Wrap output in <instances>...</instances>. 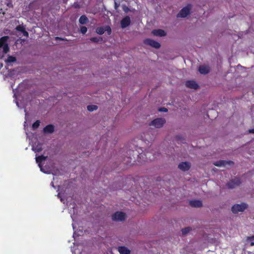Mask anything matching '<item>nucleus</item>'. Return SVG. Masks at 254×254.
I'll list each match as a JSON object with an SVG mask.
<instances>
[{
	"mask_svg": "<svg viewBox=\"0 0 254 254\" xmlns=\"http://www.w3.org/2000/svg\"><path fill=\"white\" fill-rule=\"evenodd\" d=\"M9 37L7 36H3L0 38V48H3V53L6 54L9 51L8 45L7 43Z\"/></svg>",
	"mask_w": 254,
	"mask_h": 254,
	"instance_id": "1",
	"label": "nucleus"
},
{
	"mask_svg": "<svg viewBox=\"0 0 254 254\" xmlns=\"http://www.w3.org/2000/svg\"><path fill=\"white\" fill-rule=\"evenodd\" d=\"M248 207V205L245 203L234 204L231 208L233 213L236 214L239 212L244 211Z\"/></svg>",
	"mask_w": 254,
	"mask_h": 254,
	"instance_id": "2",
	"label": "nucleus"
},
{
	"mask_svg": "<svg viewBox=\"0 0 254 254\" xmlns=\"http://www.w3.org/2000/svg\"><path fill=\"white\" fill-rule=\"evenodd\" d=\"M166 123V120L164 118H157L152 121L149 123V126H154L156 128H160L163 126Z\"/></svg>",
	"mask_w": 254,
	"mask_h": 254,
	"instance_id": "3",
	"label": "nucleus"
},
{
	"mask_svg": "<svg viewBox=\"0 0 254 254\" xmlns=\"http://www.w3.org/2000/svg\"><path fill=\"white\" fill-rule=\"evenodd\" d=\"M125 213L121 211H117L115 212L112 216V220L114 221H122L125 220Z\"/></svg>",
	"mask_w": 254,
	"mask_h": 254,
	"instance_id": "4",
	"label": "nucleus"
},
{
	"mask_svg": "<svg viewBox=\"0 0 254 254\" xmlns=\"http://www.w3.org/2000/svg\"><path fill=\"white\" fill-rule=\"evenodd\" d=\"M190 6L188 5L186 7L183 8L177 14L178 17L184 18L188 15L190 13Z\"/></svg>",
	"mask_w": 254,
	"mask_h": 254,
	"instance_id": "5",
	"label": "nucleus"
},
{
	"mask_svg": "<svg viewBox=\"0 0 254 254\" xmlns=\"http://www.w3.org/2000/svg\"><path fill=\"white\" fill-rule=\"evenodd\" d=\"M241 184L240 179L238 178H235L234 179L230 180L227 184V186L229 189H233L235 187L239 186Z\"/></svg>",
	"mask_w": 254,
	"mask_h": 254,
	"instance_id": "6",
	"label": "nucleus"
},
{
	"mask_svg": "<svg viewBox=\"0 0 254 254\" xmlns=\"http://www.w3.org/2000/svg\"><path fill=\"white\" fill-rule=\"evenodd\" d=\"M143 42L145 44L149 45L155 49H159L161 47V45L159 42L151 39H146L144 40Z\"/></svg>",
	"mask_w": 254,
	"mask_h": 254,
	"instance_id": "7",
	"label": "nucleus"
},
{
	"mask_svg": "<svg viewBox=\"0 0 254 254\" xmlns=\"http://www.w3.org/2000/svg\"><path fill=\"white\" fill-rule=\"evenodd\" d=\"M190 167V163L189 162H183L180 163L178 165L179 169L183 171H188Z\"/></svg>",
	"mask_w": 254,
	"mask_h": 254,
	"instance_id": "8",
	"label": "nucleus"
},
{
	"mask_svg": "<svg viewBox=\"0 0 254 254\" xmlns=\"http://www.w3.org/2000/svg\"><path fill=\"white\" fill-rule=\"evenodd\" d=\"M213 164L217 167L225 166L226 165H232L234 164V162L232 161H225V160H219L218 161L213 163Z\"/></svg>",
	"mask_w": 254,
	"mask_h": 254,
	"instance_id": "9",
	"label": "nucleus"
},
{
	"mask_svg": "<svg viewBox=\"0 0 254 254\" xmlns=\"http://www.w3.org/2000/svg\"><path fill=\"white\" fill-rule=\"evenodd\" d=\"M130 24V19L128 16H126L121 21V26L122 28H125Z\"/></svg>",
	"mask_w": 254,
	"mask_h": 254,
	"instance_id": "10",
	"label": "nucleus"
},
{
	"mask_svg": "<svg viewBox=\"0 0 254 254\" xmlns=\"http://www.w3.org/2000/svg\"><path fill=\"white\" fill-rule=\"evenodd\" d=\"M186 86L188 88L193 89H196L199 87V86L196 82L193 80L186 81Z\"/></svg>",
	"mask_w": 254,
	"mask_h": 254,
	"instance_id": "11",
	"label": "nucleus"
},
{
	"mask_svg": "<svg viewBox=\"0 0 254 254\" xmlns=\"http://www.w3.org/2000/svg\"><path fill=\"white\" fill-rule=\"evenodd\" d=\"M198 71L202 74H206L209 72L210 69L208 66L202 65L199 66Z\"/></svg>",
	"mask_w": 254,
	"mask_h": 254,
	"instance_id": "12",
	"label": "nucleus"
},
{
	"mask_svg": "<svg viewBox=\"0 0 254 254\" xmlns=\"http://www.w3.org/2000/svg\"><path fill=\"white\" fill-rule=\"evenodd\" d=\"M152 33L157 36L163 37L166 35L165 31L162 29H155L152 31Z\"/></svg>",
	"mask_w": 254,
	"mask_h": 254,
	"instance_id": "13",
	"label": "nucleus"
},
{
	"mask_svg": "<svg viewBox=\"0 0 254 254\" xmlns=\"http://www.w3.org/2000/svg\"><path fill=\"white\" fill-rule=\"evenodd\" d=\"M190 205L193 207H200L202 205V202L199 200H192L190 201Z\"/></svg>",
	"mask_w": 254,
	"mask_h": 254,
	"instance_id": "14",
	"label": "nucleus"
},
{
	"mask_svg": "<svg viewBox=\"0 0 254 254\" xmlns=\"http://www.w3.org/2000/svg\"><path fill=\"white\" fill-rule=\"evenodd\" d=\"M32 150L35 152H40L43 150L42 144L39 142L37 143H35L32 146Z\"/></svg>",
	"mask_w": 254,
	"mask_h": 254,
	"instance_id": "15",
	"label": "nucleus"
},
{
	"mask_svg": "<svg viewBox=\"0 0 254 254\" xmlns=\"http://www.w3.org/2000/svg\"><path fill=\"white\" fill-rule=\"evenodd\" d=\"M54 131V127L52 125L46 126L43 129V131L45 133H51Z\"/></svg>",
	"mask_w": 254,
	"mask_h": 254,
	"instance_id": "16",
	"label": "nucleus"
},
{
	"mask_svg": "<svg viewBox=\"0 0 254 254\" xmlns=\"http://www.w3.org/2000/svg\"><path fill=\"white\" fill-rule=\"evenodd\" d=\"M118 251L120 254H130V251L125 246L119 247Z\"/></svg>",
	"mask_w": 254,
	"mask_h": 254,
	"instance_id": "17",
	"label": "nucleus"
},
{
	"mask_svg": "<svg viewBox=\"0 0 254 254\" xmlns=\"http://www.w3.org/2000/svg\"><path fill=\"white\" fill-rule=\"evenodd\" d=\"M47 158V156H45L42 155L38 156V157H36V161L37 163H38L39 164V166L40 167V163L42 161L46 160Z\"/></svg>",
	"mask_w": 254,
	"mask_h": 254,
	"instance_id": "18",
	"label": "nucleus"
},
{
	"mask_svg": "<svg viewBox=\"0 0 254 254\" xmlns=\"http://www.w3.org/2000/svg\"><path fill=\"white\" fill-rule=\"evenodd\" d=\"M88 21V18L85 15H81L79 19V22L81 24H85Z\"/></svg>",
	"mask_w": 254,
	"mask_h": 254,
	"instance_id": "19",
	"label": "nucleus"
},
{
	"mask_svg": "<svg viewBox=\"0 0 254 254\" xmlns=\"http://www.w3.org/2000/svg\"><path fill=\"white\" fill-rule=\"evenodd\" d=\"M16 61V59L15 57L12 56H8L7 59L5 60V62L7 63H14Z\"/></svg>",
	"mask_w": 254,
	"mask_h": 254,
	"instance_id": "20",
	"label": "nucleus"
},
{
	"mask_svg": "<svg viewBox=\"0 0 254 254\" xmlns=\"http://www.w3.org/2000/svg\"><path fill=\"white\" fill-rule=\"evenodd\" d=\"M191 230V228L190 227H185L181 230L182 234L185 235L189 233Z\"/></svg>",
	"mask_w": 254,
	"mask_h": 254,
	"instance_id": "21",
	"label": "nucleus"
},
{
	"mask_svg": "<svg viewBox=\"0 0 254 254\" xmlns=\"http://www.w3.org/2000/svg\"><path fill=\"white\" fill-rule=\"evenodd\" d=\"M90 40L94 43H98L103 41V38L102 37H92Z\"/></svg>",
	"mask_w": 254,
	"mask_h": 254,
	"instance_id": "22",
	"label": "nucleus"
},
{
	"mask_svg": "<svg viewBox=\"0 0 254 254\" xmlns=\"http://www.w3.org/2000/svg\"><path fill=\"white\" fill-rule=\"evenodd\" d=\"M87 110L90 112L95 111L98 109V107L95 105H88L87 107Z\"/></svg>",
	"mask_w": 254,
	"mask_h": 254,
	"instance_id": "23",
	"label": "nucleus"
},
{
	"mask_svg": "<svg viewBox=\"0 0 254 254\" xmlns=\"http://www.w3.org/2000/svg\"><path fill=\"white\" fill-rule=\"evenodd\" d=\"M96 32L98 34L102 35L105 32V29L103 27H98L96 30Z\"/></svg>",
	"mask_w": 254,
	"mask_h": 254,
	"instance_id": "24",
	"label": "nucleus"
},
{
	"mask_svg": "<svg viewBox=\"0 0 254 254\" xmlns=\"http://www.w3.org/2000/svg\"><path fill=\"white\" fill-rule=\"evenodd\" d=\"M40 122L39 120L36 121L32 125V127L34 129L37 128L40 126Z\"/></svg>",
	"mask_w": 254,
	"mask_h": 254,
	"instance_id": "25",
	"label": "nucleus"
},
{
	"mask_svg": "<svg viewBox=\"0 0 254 254\" xmlns=\"http://www.w3.org/2000/svg\"><path fill=\"white\" fill-rule=\"evenodd\" d=\"M16 29L18 31H20L22 33L25 30V28L23 26H17L16 28Z\"/></svg>",
	"mask_w": 254,
	"mask_h": 254,
	"instance_id": "26",
	"label": "nucleus"
},
{
	"mask_svg": "<svg viewBox=\"0 0 254 254\" xmlns=\"http://www.w3.org/2000/svg\"><path fill=\"white\" fill-rule=\"evenodd\" d=\"M87 31V28L85 26H82L80 28V32L83 34H85Z\"/></svg>",
	"mask_w": 254,
	"mask_h": 254,
	"instance_id": "27",
	"label": "nucleus"
},
{
	"mask_svg": "<svg viewBox=\"0 0 254 254\" xmlns=\"http://www.w3.org/2000/svg\"><path fill=\"white\" fill-rule=\"evenodd\" d=\"M105 31H106L107 32V33L108 35H110L111 34L112 30L110 26H107L105 27Z\"/></svg>",
	"mask_w": 254,
	"mask_h": 254,
	"instance_id": "28",
	"label": "nucleus"
},
{
	"mask_svg": "<svg viewBox=\"0 0 254 254\" xmlns=\"http://www.w3.org/2000/svg\"><path fill=\"white\" fill-rule=\"evenodd\" d=\"M159 111L160 112H166L168 111V110L167 108H166L165 107H162V108H159Z\"/></svg>",
	"mask_w": 254,
	"mask_h": 254,
	"instance_id": "29",
	"label": "nucleus"
},
{
	"mask_svg": "<svg viewBox=\"0 0 254 254\" xmlns=\"http://www.w3.org/2000/svg\"><path fill=\"white\" fill-rule=\"evenodd\" d=\"M22 33L23 36L26 37H28L29 34L25 30L22 32Z\"/></svg>",
	"mask_w": 254,
	"mask_h": 254,
	"instance_id": "30",
	"label": "nucleus"
},
{
	"mask_svg": "<svg viewBox=\"0 0 254 254\" xmlns=\"http://www.w3.org/2000/svg\"><path fill=\"white\" fill-rule=\"evenodd\" d=\"M248 240H250V242L254 241V236L249 237Z\"/></svg>",
	"mask_w": 254,
	"mask_h": 254,
	"instance_id": "31",
	"label": "nucleus"
},
{
	"mask_svg": "<svg viewBox=\"0 0 254 254\" xmlns=\"http://www.w3.org/2000/svg\"><path fill=\"white\" fill-rule=\"evenodd\" d=\"M56 40H65V39H64V38H60V37H56Z\"/></svg>",
	"mask_w": 254,
	"mask_h": 254,
	"instance_id": "32",
	"label": "nucleus"
},
{
	"mask_svg": "<svg viewBox=\"0 0 254 254\" xmlns=\"http://www.w3.org/2000/svg\"><path fill=\"white\" fill-rule=\"evenodd\" d=\"M249 132L250 133H254V128H252V129H251L249 130Z\"/></svg>",
	"mask_w": 254,
	"mask_h": 254,
	"instance_id": "33",
	"label": "nucleus"
},
{
	"mask_svg": "<svg viewBox=\"0 0 254 254\" xmlns=\"http://www.w3.org/2000/svg\"><path fill=\"white\" fill-rule=\"evenodd\" d=\"M250 245H251V246H254V241H251V244H250Z\"/></svg>",
	"mask_w": 254,
	"mask_h": 254,
	"instance_id": "34",
	"label": "nucleus"
},
{
	"mask_svg": "<svg viewBox=\"0 0 254 254\" xmlns=\"http://www.w3.org/2000/svg\"><path fill=\"white\" fill-rule=\"evenodd\" d=\"M3 64H0V69L2 67Z\"/></svg>",
	"mask_w": 254,
	"mask_h": 254,
	"instance_id": "35",
	"label": "nucleus"
},
{
	"mask_svg": "<svg viewBox=\"0 0 254 254\" xmlns=\"http://www.w3.org/2000/svg\"><path fill=\"white\" fill-rule=\"evenodd\" d=\"M211 112H214V113H216L217 114V113H216V112H215V110H211Z\"/></svg>",
	"mask_w": 254,
	"mask_h": 254,
	"instance_id": "36",
	"label": "nucleus"
},
{
	"mask_svg": "<svg viewBox=\"0 0 254 254\" xmlns=\"http://www.w3.org/2000/svg\"><path fill=\"white\" fill-rule=\"evenodd\" d=\"M115 7H117V6H117V3H116V2H115Z\"/></svg>",
	"mask_w": 254,
	"mask_h": 254,
	"instance_id": "37",
	"label": "nucleus"
},
{
	"mask_svg": "<svg viewBox=\"0 0 254 254\" xmlns=\"http://www.w3.org/2000/svg\"><path fill=\"white\" fill-rule=\"evenodd\" d=\"M51 185L54 186V184H53V182H52Z\"/></svg>",
	"mask_w": 254,
	"mask_h": 254,
	"instance_id": "38",
	"label": "nucleus"
},
{
	"mask_svg": "<svg viewBox=\"0 0 254 254\" xmlns=\"http://www.w3.org/2000/svg\"><path fill=\"white\" fill-rule=\"evenodd\" d=\"M51 185L54 186V184H53V182H52Z\"/></svg>",
	"mask_w": 254,
	"mask_h": 254,
	"instance_id": "39",
	"label": "nucleus"
},
{
	"mask_svg": "<svg viewBox=\"0 0 254 254\" xmlns=\"http://www.w3.org/2000/svg\"><path fill=\"white\" fill-rule=\"evenodd\" d=\"M3 57V56H2L1 57H0V59H2Z\"/></svg>",
	"mask_w": 254,
	"mask_h": 254,
	"instance_id": "40",
	"label": "nucleus"
}]
</instances>
